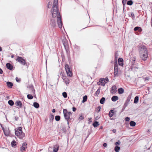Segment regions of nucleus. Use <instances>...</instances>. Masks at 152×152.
<instances>
[{"label":"nucleus","instance_id":"1","mask_svg":"<svg viewBox=\"0 0 152 152\" xmlns=\"http://www.w3.org/2000/svg\"><path fill=\"white\" fill-rule=\"evenodd\" d=\"M58 0H54L51 13L53 18H56L57 19L58 24L59 27L61 28L62 27V23L61 16L57 9Z\"/></svg>","mask_w":152,"mask_h":152},{"label":"nucleus","instance_id":"2","mask_svg":"<svg viewBox=\"0 0 152 152\" xmlns=\"http://www.w3.org/2000/svg\"><path fill=\"white\" fill-rule=\"evenodd\" d=\"M140 53L141 59L144 61L146 60L148 57V52L145 46H142L140 48Z\"/></svg>","mask_w":152,"mask_h":152},{"label":"nucleus","instance_id":"3","mask_svg":"<svg viewBox=\"0 0 152 152\" xmlns=\"http://www.w3.org/2000/svg\"><path fill=\"white\" fill-rule=\"evenodd\" d=\"M15 134L20 139H22L25 136V134L23 132L22 128L21 127L15 129Z\"/></svg>","mask_w":152,"mask_h":152},{"label":"nucleus","instance_id":"4","mask_svg":"<svg viewBox=\"0 0 152 152\" xmlns=\"http://www.w3.org/2000/svg\"><path fill=\"white\" fill-rule=\"evenodd\" d=\"M108 81L109 80L107 77H106L104 78H101L99 79V82H97V84L98 85L104 86L105 84L108 82Z\"/></svg>","mask_w":152,"mask_h":152},{"label":"nucleus","instance_id":"5","mask_svg":"<svg viewBox=\"0 0 152 152\" xmlns=\"http://www.w3.org/2000/svg\"><path fill=\"white\" fill-rule=\"evenodd\" d=\"M63 113L65 119L68 121L70 118V115H71V113L70 112H68L66 109H64Z\"/></svg>","mask_w":152,"mask_h":152},{"label":"nucleus","instance_id":"6","mask_svg":"<svg viewBox=\"0 0 152 152\" xmlns=\"http://www.w3.org/2000/svg\"><path fill=\"white\" fill-rule=\"evenodd\" d=\"M65 68L67 75L69 77H72V73L69 65L67 64H66Z\"/></svg>","mask_w":152,"mask_h":152},{"label":"nucleus","instance_id":"7","mask_svg":"<svg viewBox=\"0 0 152 152\" xmlns=\"http://www.w3.org/2000/svg\"><path fill=\"white\" fill-rule=\"evenodd\" d=\"M16 61L23 65H25L26 64V61L25 59L23 58L22 57L18 56Z\"/></svg>","mask_w":152,"mask_h":152},{"label":"nucleus","instance_id":"8","mask_svg":"<svg viewBox=\"0 0 152 152\" xmlns=\"http://www.w3.org/2000/svg\"><path fill=\"white\" fill-rule=\"evenodd\" d=\"M27 90L29 91V93L32 94H34L35 91L34 88L33 86L31 84L29 85L27 87Z\"/></svg>","mask_w":152,"mask_h":152},{"label":"nucleus","instance_id":"9","mask_svg":"<svg viewBox=\"0 0 152 152\" xmlns=\"http://www.w3.org/2000/svg\"><path fill=\"white\" fill-rule=\"evenodd\" d=\"M118 64L116 63H115L114 65V77L118 76L119 75L118 73Z\"/></svg>","mask_w":152,"mask_h":152},{"label":"nucleus","instance_id":"10","mask_svg":"<svg viewBox=\"0 0 152 152\" xmlns=\"http://www.w3.org/2000/svg\"><path fill=\"white\" fill-rule=\"evenodd\" d=\"M62 79L66 85L68 84L69 83V80L66 76H63Z\"/></svg>","mask_w":152,"mask_h":152},{"label":"nucleus","instance_id":"11","mask_svg":"<svg viewBox=\"0 0 152 152\" xmlns=\"http://www.w3.org/2000/svg\"><path fill=\"white\" fill-rule=\"evenodd\" d=\"M117 88L114 85L111 88L110 92L111 93L114 94L116 92Z\"/></svg>","mask_w":152,"mask_h":152},{"label":"nucleus","instance_id":"12","mask_svg":"<svg viewBox=\"0 0 152 152\" xmlns=\"http://www.w3.org/2000/svg\"><path fill=\"white\" fill-rule=\"evenodd\" d=\"M27 144L26 142H24L23 143L22 146L21 148V151L23 152L26 148Z\"/></svg>","mask_w":152,"mask_h":152},{"label":"nucleus","instance_id":"13","mask_svg":"<svg viewBox=\"0 0 152 152\" xmlns=\"http://www.w3.org/2000/svg\"><path fill=\"white\" fill-rule=\"evenodd\" d=\"M3 130L4 132V134L7 136H9L10 134V131L9 129H6L4 130V129H3Z\"/></svg>","mask_w":152,"mask_h":152},{"label":"nucleus","instance_id":"14","mask_svg":"<svg viewBox=\"0 0 152 152\" xmlns=\"http://www.w3.org/2000/svg\"><path fill=\"white\" fill-rule=\"evenodd\" d=\"M7 68L10 70H11L13 68L12 65L9 63H7L6 64Z\"/></svg>","mask_w":152,"mask_h":152},{"label":"nucleus","instance_id":"15","mask_svg":"<svg viewBox=\"0 0 152 152\" xmlns=\"http://www.w3.org/2000/svg\"><path fill=\"white\" fill-rule=\"evenodd\" d=\"M114 111L113 110H110L109 111V116L111 118L112 117L113 115H114Z\"/></svg>","mask_w":152,"mask_h":152},{"label":"nucleus","instance_id":"16","mask_svg":"<svg viewBox=\"0 0 152 152\" xmlns=\"http://www.w3.org/2000/svg\"><path fill=\"white\" fill-rule=\"evenodd\" d=\"M58 146L56 145L53 147V151L54 152H57L58 150Z\"/></svg>","mask_w":152,"mask_h":152},{"label":"nucleus","instance_id":"17","mask_svg":"<svg viewBox=\"0 0 152 152\" xmlns=\"http://www.w3.org/2000/svg\"><path fill=\"white\" fill-rule=\"evenodd\" d=\"M15 104L16 105L19 107H21L22 106V104L20 101H18L15 102Z\"/></svg>","mask_w":152,"mask_h":152},{"label":"nucleus","instance_id":"18","mask_svg":"<svg viewBox=\"0 0 152 152\" xmlns=\"http://www.w3.org/2000/svg\"><path fill=\"white\" fill-rule=\"evenodd\" d=\"M118 97L117 96H113L111 98V100L113 102H115L118 99Z\"/></svg>","mask_w":152,"mask_h":152},{"label":"nucleus","instance_id":"19","mask_svg":"<svg viewBox=\"0 0 152 152\" xmlns=\"http://www.w3.org/2000/svg\"><path fill=\"white\" fill-rule=\"evenodd\" d=\"M50 24L51 26L53 27H54L56 26V23L55 20L54 19H52L51 21Z\"/></svg>","mask_w":152,"mask_h":152},{"label":"nucleus","instance_id":"20","mask_svg":"<svg viewBox=\"0 0 152 152\" xmlns=\"http://www.w3.org/2000/svg\"><path fill=\"white\" fill-rule=\"evenodd\" d=\"M7 84L8 87L10 88H12L13 85L12 83L10 82H7Z\"/></svg>","mask_w":152,"mask_h":152},{"label":"nucleus","instance_id":"21","mask_svg":"<svg viewBox=\"0 0 152 152\" xmlns=\"http://www.w3.org/2000/svg\"><path fill=\"white\" fill-rule=\"evenodd\" d=\"M118 93L119 94H122L124 92V90L122 88H120L118 90Z\"/></svg>","mask_w":152,"mask_h":152},{"label":"nucleus","instance_id":"22","mask_svg":"<svg viewBox=\"0 0 152 152\" xmlns=\"http://www.w3.org/2000/svg\"><path fill=\"white\" fill-rule=\"evenodd\" d=\"M105 100V98L104 97H102L100 100V103L102 104H103L104 103Z\"/></svg>","mask_w":152,"mask_h":152},{"label":"nucleus","instance_id":"23","mask_svg":"<svg viewBox=\"0 0 152 152\" xmlns=\"http://www.w3.org/2000/svg\"><path fill=\"white\" fill-rule=\"evenodd\" d=\"M129 124L130 126H134L136 125V123L133 121H131Z\"/></svg>","mask_w":152,"mask_h":152},{"label":"nucleus","instance_id":"24","mask_svg":"<svg viewBox=\"0 0 152 152\" xmlns=\"http://www.w3.org/2000/svg\"><path fill=\"white\" fill-rule=\"evenodd\" d=\"M139 100V97L137 96H136L134 99V103L137 104L138 103Z\"/></svg>","mask_w":152,"mask_h":152},{"label":"nucleus","instance_id":"25","mask_svg":"<svg viewBox=\"0 0 152 152\" xmlns=\"http://www.w3.org/2000/svg\"><path fill=\"white\" fill-rule=\"evenodd\" d=\"M33 105L35 107L37 108H38L39 106V104L36 102H34Z\"/></svg>","mask_w":152,"mask_h":152},{"label":"nucleus","instance_id":"26","mask_svg":"<svg viewBox=\"0 0 152 152\" xmlns=\"http://www.w3.org/2000/svg\"><path fill=\"white\" fill-rule=\"evenodd\" d=\"M99 125V123L97 121H95L93 124V126L94 127H96Z\"/></svg>","mask_w":152,"mask_h":152},{"label":"nucleus","instance_id":"27","mask_svg":"<svg viewBox=\"0 0 152 152\" xmlns=\"http://www.w3.org/2000/svg\"><path fill=\"white\" fill-rule=\"evenodd\" d=\"M100 89L99 88L95 93V96H98L100 92Z\"/></svg>","mask_w":152,"mask_h":152},{"label":"nucleus","instance_id":"28","mask_svg":"<svg viewBox=\"0 0 152 152\" xmlns=\"http://www.w3.org/2000/svg\"><path fill=\"white\" fill-rule=\"evenodd\" d=\"M63 45H64V46L65 47V46L66 45H67V40L66 39H63Z\"/></svg>","mask_w":152,"mask_h":152},{"label":"nucleus","instance_id":"29","mask_svg":"<svg viewBox=\"0 0 152 152\" xmlns=\"http://www.w3.org/2000/svg\"><path fill=\"white\" fill-rule=\"evenodd\" d=\"M87 96L85 95L83 97V100L82 101V102L84 103L85 102H86L87 100Z\"/></svg>","mask_w":152,"mask_h":152},{"label":"nucleus","instance_id":"30","mask_svg":"<svg viewBox=\"0 0 152 152\" xmlns=\"http://www.w3.org/2000/svg\"><path fill=\"white\" fill-rule=\"evenodd\" d=\"M120 147L119 146H116L115 148V151L116 152H118L119 151L120 149Z\"/></svg>","mask_w":152,"mask_h":152},{"label":"nucleus","instance_id":"31","mask_svg":"<svg viewBox=\"0 0 152 152\" xmlns=\"http://www.w3.org/2000/svg\"><path fill=\"white\" fill-rule=\"evenodd\" d=\"M8 103L11 106H12L14 104V102L12 100H10L8 102Z\"/></svg>","mask_w":152,"mask_h":152},{"label":"nucleus","instance_id":"32","mask_svg":"<svg viewBox=\"0 0 152 152\" xmlns=\"http://www.w3.org/2000/svg\"><path fill=\"white\" fill-rule=\"evenodd\" d=\"M27 98L29 99H31L33 98V96L31 94H28L27 95Z\"/></svg>","mask_w":152,"mask_h":152},{"label":"nucleus","instance_id":"33","mask_svg":"<svg viewBox=\"0 0 152 152\" xmlns=\"http://www.w3.org/2000/svg\"><path fill=\"white\" fill-rule=\"evenodd\" d=\"M16 142L15 141H13L11 143V145L12 147L15 146L16 145Z\"/></svg>","mask_w":152,"mask_h":152},{"label":"nucleus","instance_id":"34","mask_svg":"<svg viewBox=\"0 0 152 152\" xmlns=\"http://www.w3.org/2000/svg\"><path fill=\"white\" fill-rule=\"evenodd\" d=\"M55 119L56 121H58L60 120V117L59 116H56L55 117Z\"/></svg>","mask_w":152,"mask_h":152},{"label":"nucleus","instance_id":"35","mask_svg":"<svg viewBox=\"0 0 152 152\" xmlns=\"http://www.w3.org/2000/svg\"><path fill=\"white\" fill-rule=\"evenodd\" d=\"M133 4V1L132 0H129L127 2V4L129 5H131Z\"/></svg>","mask_w":152,"mask_h":152},{"label":"nucleus","instance_id":"36","mask_svg":"<svg viewBox=\"0 0 152 152\" xmlns=\"http://www.w3.org/2000/svg\"><path fill=\"white\" fill-rule=\"evenodd\" d=\"M62 95L64 98H66L67 96V94L66 92H64L62 93Z\"/></svg>","mask_w":152,"mask_h":152},{"label":"nucleus","instance_id":"37","mask_svg":"<svg viewBox=\"0 0 152 152\" xmlns=\"http://www.w3.org/2000/svg\"><path fill=\"white\" fill-rule=\"evenodd\" d=\"M54 116L53 115H51L50 118V121H51L52 122V121L54 119Z\"/></svg>","mask_w":152,"mask_h":152},{"label":"nucleus","instance_id":"38","mask_svg":"<svg viewBox=\"0 0 152 152\" xmlns=\"http://www.w3.org/2000/svg\"><path fill=\"white\" fill-rule=\"evenodd\" d=\"M125 120L126 121H128L130 120V118L129 117H126L125 118Z\"/></svg>","mask_w":152,"mask_h":152},{"label":"nucleus","instance_id":"39","mask_svg":"<svg viewBox=\"0 0 152 152\" xmlns=\"http://www.w3.org/2000/svg\"><path fill=\"white\" fill-rule=\"evenodd\" d=\"M123 59L122 58H119L118 59V62H123Z\"/></svg>","mask_w":152,"mask_h":152},{"label":"nucleus","instance_id":"40","mask_svg":"<svg viewBox=\"0 0 152 152\" xmlns=\"http://www.w3.org/2000/svg\"><path fill=\"white\" fill-rule=\"evenodd\" d=\"M121 143V142L120 141L118 140V141L115 142V144L116 145H119Z\"/></svg>","mask_w":152,"mask_h":152},{"label":"nucleus","instance_id":"41","mask_svg":"<svg viewBox=\"0 0 152 152\" xmlns=\"http://www.w3.org/2000/svg\"><path fill=\"white\" fill-rule=\"evenodd\" d=\"M139 28V27H138V26L134 28V31H135L137 30H138V29Z\"/></svg>","mask_w":152,"mask_h":152},{"label":"nucleus","instance_id":"42","mask_svg":"<svg viewBox=\"0 0 152 152\" xmlns=\"http://www.w3.org/2000/svg\"><path fill=\"white\" fill-rule=\"evenodd\" d=\"M134 14L133 13V12H132L131 13V16H132V17H133V18H134Z\"/></svg>","mask_w":152,"mask_h":152},{"label":"nucleus","instance_id":"43","mask_svg":"<svg viewBox=\"0 0 152 152\" xmlns=\"http://www.w3.org/2000/svg\"><path fill=\"white\" fill-rule=\"evenodd\" d=\"M127 0H123L122 1V3L123 5H125L126 4V2Z\"/></svg>","mask_w":152,"mask_h":152},{"label":"nucleus","instance_id":"44","mask_svg":"<svg viewBox=\"0 0 152 152\" xmlns=\"http://www.w3.org/2000/svg\"><path fill=\"white\" fill-rule=\"evenodd\" d=\"M101 109V107L100 106H99L97 108V110L98 112H99L100 111V110Z\"/></svg>","mask_w":152,"mask_h":152},{"label":"nucleus","instance_id":"45","mask_svg":"<svg viewBox=\"0 0 152 152\" xmlns=\"http://www.w3.org/2000/svg\"><path fill=\"white\" fill-rule=\"evenodd\" d=\"M118 62V64H119V65L121 66H122L123 65V62Z\"/></svg>","mask_w":152,"mask_h":152},{"label":"nucleus","instance_id":"46","mask_svg":"<svg viewBox=\"0 0 152 152\" xmlns=\"http://www.w3.org/2000/svg\"><path fill=\"white\" fill-rule=\"evenodd\" d=\"M52 148L49 147L48 148V150H49L48 152H52Z\"/></svg>","mask_w":152,"mask_h":152},{"label":"nucleus","instance_id":"47","mask_svg":"<svg viewBox=\"0 0 152 152\" xmlns=\"http://www.w3.org/2000/svg\"><path fill=\"white\" fill-rule=\"evenodd\" d=\"M15 79L16 81H17L18 82H19L20 80V79H18L17 77H16Z\"/></svg>","mask_w":152,"mask_h":152},{"label":"nucleus","instance_id":"48","mask_svg":"<svg viewBox=\"0 0 152 152\" xmlns=\"http://www.w3.org/2000/svg\"><path fill=\"white\" fill-rule=\"evenodd\" d=\"M79 118L80 120H83L84 118V117L83 116L81 115L79 117Z\"/></svg>","mask_w":152,"mask_h":152},{"label":"nucleus","instance_id":"49","mask_svg":"<svg viewBox=\"0 0 152 152\" xmlns=\"http://www.w3.org/2000/svg\"><path fill=\"white\" fill-rule=\"evenodd\" d=\"M72 110L74 112L76 110V108H75V107H72Z\"/></svg>","mask_w":152,"mask_h":152},{"label":"nucleus","instance_id":"50","mask_svg":"<svg viewBox=\"0 0 152 152\" xmlns=\"http://www.w3.org/2000/svg\"><path fill=\"white\" fill-rule=\"evenodd\" d=\"M138 30L139 31L141 32L142 31V29L140 27H139V28L138 29Z\"/></svg>","mask_w":152,"mask_h":152},{"label":"nucleus","instance_id":"51","mask_svg":"<svg viewBox=\"0 0 152 152\" xmlns=\"http://www.w3.org/2000/svg\"><path fill=\"white\" fill-rule=\"evenodd\" d=\"M135 60V58H134V59H131V61H133V64H134V62Z\"/></svg>","mask_w":152,"mask_h":152},{"label":"nucleus","instance_id":"52","mask_svg":"<svg viewBox=\"0 0 152 152\" xmlns=\"http://www.w3.org/2000/svg\"><path fill=\"white\" fill-rule=\"evenodd\" d=\"M15 120H16V121H17V120H18V117H16V116L15 117Z\"/></svg>","mask_w":152,"mask_h":152},{"label":"nucleus","instance_id":"53","mask_svg":"<svg viewBox=\"0 0 152 152\" xmlns=\"http://www.w3.org/2000/svg\"><path fill=\"white\" fill-rule=\"evenodd\" d=\"M103 145L104 147H106L107 145V144L106 143H104L103 144Z\"/></svg>","mask_w":152,"mask_h":152},{"label":"nucleus","instance_id":"54","mask_svg":"<svg viewBox=\"0 0 152 152\" xmlns=\"http://www.w3.org/2000/svg\"><path fill=\"white\" fill-rule=\"evenodd\" d=\"M89 120V121H90V122H91L92 121V118H88Z\"/></svg>","mask_w":152,"mask_h":152},{"label":"nucleus","instance_id":"55","mask_svg":"<svg viewBox=\"0 0 152 152\" xmlns=\"http://www.w3.org/2000/svg\"><path fill=\"white\" fill-rule=\"evenodd\" d=\"M3 73V71L0 68V73L2 74Z\"/></svg>","mask_w":152,"mask_h":152},{"label":"nucleus","instance_id":"56","mask_svg":"<svg viewBox=\"0 0 152 152\" xmlns=\"http://www.w3.org/2000/svg\"><path fill=\"white\" fill-rule=\"evenodd\" d=\"M113 133H115V132H116V130L115 129H113Z\"/></svg>","mask_w":152,"mask_h":152},{"label":"nucleus","instance_id":"57","mask_svg":"<svg viewBox=\"0 0 152 152\" xmlns=\"http://www.w3.org/2000/svg\"><path fill=\"white\" fill-rule=\"evenodd\" d=\"M52 112L53 113H55V109H53L52 110Z\"/></svg>","mask_w":152,"mask_h":152},{"label":"nucleus","instance_id":"58","mask_svg":"<svg viewBox=\"0 0 152 152\" xmlns=\"http://www.w3.org/2000/svg\"><path fill=\"white\" fill-rule=\"evenodd\" d=\"M48 5L51 6V3L50 2H49L48 4Z\"/></svg>","mask_w":152,"mask_h":152},{"label":"nucleus","instance_id":"59","mask_svg":"<svg viewBox=\"0 0 152 152\" xmlns=\"http://www.w3.org/2000/svg\"><path fill=\"white\" fill-rule=\"evenodd\" d=\"M2 50L0 46V51H1Z\"/></svg>","mask_w":152,"mask_h":152},{"label":"nucleus","instance_id":"60","mask_svg":"<svg viewBox=\"0 0 152 152\" xmlns=\"http://www.w3.org/2000/svg\"><path fill=\"white\" fill-rule=\"evenodd\" d=\"M115 58H117V57H116V54H115Z\"/></svg>","mask_w":152,"mask_h":152},{"label":"nucleus","instance_id":"61","mask_svg":"<svg viewBox=\"0 0 152 152\" xmlns=\"http://www.w3.org/2000/svg\"><path fill=\"white\" fill-rule=\"evenodd\" d=\"M102 129V126H101L100 127V129Z\"/></svg>","mask_w":152,"mask_h":152},{"label":"nucleus","instance_id":"62","mask_svg":"<svg viewBox=\"0 0 152 152\" xmlns=\"http://www.w3.org/2000/svg\"><path fill=\"white\" fill-rule=\"evenodd\" d=\"M50 6V5H48V8H50V7H49Z\"/></svg>","mask_w":152,"mask_h":152},{"label":"nucleus","instance_id":"63","mask_svg":"<svg viewBox=\"0 0 152 152\" xmlns=\"http://www.w3.org/2000/svg\"><path fill=\"white\" fill-rule=\"evenodd\" d=\"M110 119H111V120H113V118H110Z\"/></svg>","mask_w":152,"mask_h":152},{"label":"nucleus","instance_id":"64","mask_svg":"<svg viewBox=\"0 0 152 152\" xmlns=\"http://www.w3.org/2000/svg\"><path fill=\"white\" fill-rule=\"evenodd\" d=\"M13 56H11V57L12 58H13Z\"/></svg>","mask_w":152,"mask_h":152}]
</instances>
